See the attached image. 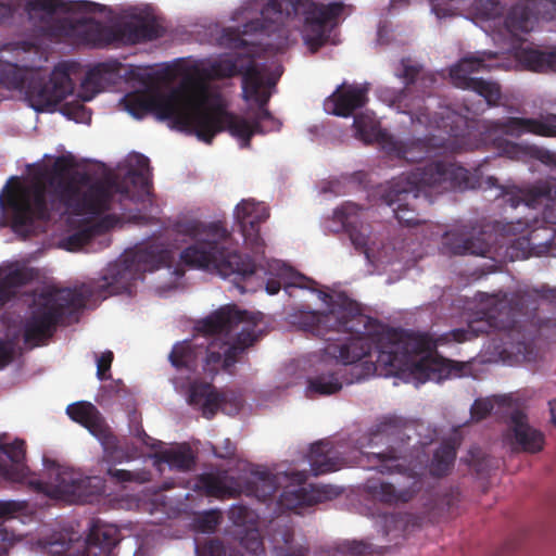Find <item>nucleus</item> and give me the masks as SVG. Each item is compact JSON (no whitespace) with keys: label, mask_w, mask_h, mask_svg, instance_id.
<instances>
[{"label":"nucleus","mask_w":556,"mask_h":556,"mask_svg":"<svg viewBox=\"0 0 556 556\" xmlns=\"http://www.w3.org/2000/svg\"><path fill=\"white\" fill-rule=\"evenodd\" d=\"M168 260V252L160 247L149 245L137 249L131 253H127L119 265H115L109 269V275L103 277V282L98 286V289L103 298L118 292L119 276L128 271H153L166 264Z\"/></svg>","instance_id":"17"},{"label":"nucleus","mask_w":556,"mask_h":556,"mask_svg":"<svg viewBox=\"0 0 556 556\" xmlns=\"http://www.w3.org/2000/svg\"><path fill=\"white\" fill-rule=\"evenodd\" d=\"M5 80L14 88L23 90L31 108L38 112L51 111L74 91L71 65L59 63L47 78L39 71H22L11 65L4 72Z\"/></svg>","instance_id":"12"},{"label":"nucleus","mask_w":556,"mask_h":556,"mask_svg":"<svg viewBox=\"0 0 556 556\" xmlns=\"http://www.w3.org/2000/svg\"><path fill=\"white\" fill-rule=\"evenodd\" d=\"M341 370H328L320 372L307 380V392L318 395H331L342 389L343 382L350 384L354 379H344Z\"/></svg>","instance_id":"39"},{"label":"nucleus","mask_w":556,"mask_h":556,"mask_svg":"<svg viewBox=\"0 0 556 556\" xmlns=\"http://www.w3.org/2000/svg\"><path fill=\"white\" fill-rule=\"evenodd\" d=\"M353 127L355 136L366 144L378 142L387 150V141L392 138L386 130H382L380 123L368 114H358L354 117Z\"/></svg>","instance_id":"35"},{"label":"nucleus","mask_w":556,"mask_h":556,"mask_svg":"<svg viewBox=\"0 0 556 556\" xmlns=\"http://www.w3.org/2000/svg\"><path fill=\"white\" fill-rule=\"evenodd\" d=\"M493 408L494 403L491 399H478L471 405V418L476 421L483 420L491 414Z\"/></svg>","instance_id":"53"},{"label":"nucleus","mask_w":556,"mask_h":556,"mask_svg":"<svg viewBox=\"0 0 556 556\" xmlns=\"http://www.w3.org/2000/svg\"><path fill=\"white\" fill-rule=\"evenodd\" d=\"M175 230L194 241L181 251L180 258L186 265L230 279L241 293L255 290L248 283L257 275V266L250 256L230 248V233L224 223L180 220Z\"/></svg>","instance_id":"5"},{"label":"nucleus","mask_w":556,"mask_h":556,"mask_svg":"<svg viewBox=\"0 0 556 556\" xmlns=\"http://www.w3.org/2000/svg\"><path fill=\"white\" fill-rule=\"evenodd\" d=\"M241 545L244 549L255 556L265 554V547L260 533L255 530L247 531L241 539Z\"/></svg>","instance_id":"52"},{"label":"nucleus","mask_w":556,"mask_h":556,"mask_svg":"<svg viewBox=\"0 0 556 556\" xmlns=\"http://www.w3.org/2000/svg\"><path fill=\"white\" fill-rule=\"evenodd\" d=\"M492 127L513 137H520L526 132L542 137H556V115L549 114L543 121L526 117H507L493 122Z\"/></svg>","instance_id":"23"},{"label":"nucleus","mask_w":556,"mask_h":556,"mask_svg":"<svg viewBox=\"0 0 556 556\" xmlns=\"http://www.w3.org/2000/svg\"><path fill=\"white\" fill-rule=\"evenodd\" d=\"M106 476L115 483H138L142 484L151 480V472L147 469L126 470L117 468H109Z\"/></svg>","instance_id":"45"},{"label":"nucleus","mask_w":556,"mask_h":556,"mask_svg":"<svg viewBox=\"0 0 556 556\" xmlns=\"http://www.w3.org/2000/svg\"><path fill=\"white\" fill-rule=\"evenodd\" d=\"M113 358L114 354L112 351H105L97 357V377L99 380L103 381L111 377L110 369Z\"/></svg>","instance_id":"54"},{"label":"nucleus","mask_w":556,"mask_h":556,"mask_svg":"<svg viewBox=\"0 0 556 556\" xmlns=\"http://www.w3.org/2000/svg\"><path fill=\"white\" fill-rule=\"evenodd\" d=\"M456 459V447L450 441H445L434 451L429 465L432 477L442 478L450 473Z\"/></svg>","instance_id":"41"},{"label":"nucleus","mask_w":556,"mask_h":556,"mask_svg":"<svg viewBox=\"0 0 556 556\" xmlns=\"http://www.w3.org/2000/svg\"><path fill=\"white\" fill-rule=\"evenodd\" d=\"M66 413L72 420L85 427L101 443L104 457L113 463H123L131 460L135 454H129L119 447L117 437L113 433L110 426L98 408L89 402H78L71 404ZM129 450V447H127Z\"/></svg>","instance_id":"15"},{"label":"nucleus","mask_w":556,"mask_h":556,"mask_svg":"<svg viewBox=\"0 0 556 556\" xmlns=\"http://www.w3.org/2000/svg\"><path fill=\"white\" fill-rule=\"evenodd\" d=\"M66 114L77 122H83L85 118L88 121L91 119L90 113L83 104H78L76 108H74V112H67Z\"/></svg>","instance_id":"62"},{"label":"nucleus","mask_w":556,"mask_h":556,"mask_svg":"<svg viewBox=\"0 0 556 556\" xmlns=\"http://www.w3.org/2000/svg\"><path fill=\"white\" fill-rule=\"evenodd\" d=\"M76 544L80 545L79 538H67L65 534H59L55 540L50 542L49 551L55 556H65L75 548Z\"/></svg>","instance_id":"51"},{"label":"nucleus","mask_w":556,"mask_h":556,"mask_svg":"<svg viewBox=\"0 0 556 556\" xmlns=\"http://www.w3.org/2000/svg\"><path fill=\"white\" fill-rule=\"evenodd\" d=\"M354 248L368 256V228L363 224L344 228Z\"/></svg>","instance_id":"48"},{"label":"nucleus","mask_w":556,"mask_h":556,"mask_svg":"<svg viewBox=\"0 0 556 556\" xmlns=\"http://www.w3.org/2000/svg\"><path fill=\"white\" fill-rule=\"evenodd\" d=\"M71 164L64 156L55 160L43 179L30 185H7L0 195V205L7 217L0 218V227L9 226L23 239L35 232L36 222H49L53 214L64 211L73 215L98 216L110 208L111 192L102 182L90 184L87 175H71Z\"/></svg>","instance_id":"2"},{"label":"nucleus","mask_w":556,"mask_h":556,"mask_svg":"<svg viewBox=\"0 0 556 556\" xmlns=\"http://www.w3.org/2000/svg\"><path fill=\"white\" fill-rule=\"evenodd\" d=\"M188 402L202 412L203 417L211 419L215 416L224 402L212 383L194 381L189 387Z\"/></svg>","instance_id":"31"},{"label":"nucleus","mask_w":556,"mask_h":556,"mask_svg":"<svg viewBox=\"0 0 556 556\" xmlns=\"http://www.w3.org/2000/svg\"><path fill=\"white\" fill-rule=\"evenodd\" d=\"M157 458L180 471L190 470L194 465V456L189 447L166 450L157 454Z\"/></svg>","instance_id":"44"},{"label":"nucleus","mask_w":556,"mask_h":556,"mask_svg":"<svg viewBox=\"0 0 556 556\" xmlns=\"http://www.w3.org/2000/svg\"><path fill=\"white\" fill-rule=\"evenodd\" d=\"M496 58L497 53L493 51H478L464 56L450 70L453 85L460 89L475 91L485 100L488 106L498 105L502 98L500 85L471 76L475 73L490 71L492 66L486 62Z\"/></svg>","instance_id":"14"},{"label":"nucleus","mask_w":556,"mask_h":556,"mask_svg":"<svg viewBox=\"0 0 556 556\" xmlns=\"http://www.w3.org/2000/svg\"><path fill=\"white\" fill-rule=\"evenodd\" d=\"M123 70V64L116 60L102 62L90 68L81 83L83 91L90 92L83 97L84 100L89 101L104 89L117 86L126 75L122 74Z\"/></svg>","instance_id":"25"},{"label":"nucleus","mask_w":556,"mask_h":556,"mask_svg":"<svg viewBox=\"0 0 556 556\" xmlns=\"http://www.w3.org/2000/svg\"><path fill=\"white\" fill-rule=\"evenodd\" d=\"M479 167L470 172L451 159H439L392 178L387 197L418 198L426 189L437 192L477 189L482 185Z\"/></svg>","instance_id":"9"},{"label":"nucleus","mask_w":556,"mask_h":556,"mask_svg":"<svg viewBox=\"0 0 556 556\" xmlns=\"http://www.w3.org/2000/svg\"><path fill=\"white\" fill-rule=\"evenodd\" d=\"M12 544V538H9L8 531L0 525V556L7 554Z\"/></svg>","instance_id":"63"},{"label":"nucleus","mask_w":556,"mask_h":556,"mask_svg":"<svg viewBox=\"0 0 556 556\" xmlns=\"http://www.w3.org/2000/svg\"><path fill=\"white\" fill-rule=\"evenodd\" d=\"M103 483L97 477L84 476L72 468L55 472L50 495L68 503H92L103 492Z\"/></svg>","instance_id":"18"},{"label":"nucleus","mask_w":556,"mask_h":556,"mask_svg":"<svg viewBox=\"0 0 556 556\" xmlns=\"http://www.w3.org/2000/svg\"><path fill=\"white\" fill-rule=\"evenodd\" d=\"M269 99L270 92L263 87H258L255 93L249 94V100L255 101L258 106L253 121L250 122L229 112L220 98L217 97L211 101L206 98L205 112L200 115L203 128L199 132V140L210 144L217 134L228 131L240 140L241 148L248 149L254 135L278 131L281 122L268 111Z\"/></svg>","instance_id":"7"},{"label":"nucleus","mask_w":556,"mask_h":556,"mask_svg":"<svg viewBox=\"0 0 556 556\" xmlns=\"http://www.w3.org/2000/svg\"><path fill=\"white\" fill-rule=\"evenodd\" d=\"M531 223H533V224L538 223L536 217H533L531 220L528 218L525 220L518 219L516 223V226L511 225L510 228H513L514 231H520V232H522L527 228H529V229L532 228V231L530 232V238H528V241H529L530 239H532L533 232L535 231V227H534V225H531Z\"/></svg>","instance_id":"61"},{"label":"nucleus","mask_w":556,"mask_h":556,"mask_svg":"<svg viewBox=\"0 0 556 556\" xmlns=\"http://www.w3.org/2000/svg\"><path fill=\"white\" fill-rule=\"evenodd\" d=\"M391 180L387 181L379 188V197L383 203L392 207L395 218L401 225L412 227L420 223L416 211L415 202L418 198L387 197Z\"/></svg>","instance_id":"32"},{"label":"nucleus","mask_w":556,"mask_h":556,"mask_svg":"<svg viewBox=\"0 0 556 556\" xmlns=\"http://www.w3.org/2000/svg\"><path fill=\"white\" fill-rule=\"evenodd\" d=\"M370 546L364 542H352L349 544V552L353 555H365L369 552Z\"/></svg>","instance_id":"64"},{"label":"nucleus","mask_w":556,"mask_h":556,"mask_svg":"<svg viewBox=\"0 0 556 556\" xmlns=\"http://www.w3.org/2000/svg\"><path fill=\"white\" fill-rule=\"evenodd\" d=\"M343 11L341 2L324 4L313 0H270L262 15L265 20L274 17L275 29L289 18L303 16V39L311 52L315 53L327 43Z\"/></svg>","instance_id":"10"},{"label":"nucleus","mask_w":556,"mask_h":556,"mask_svg":"<svg viewBox=\"0 0 556 556\" xmlns=\"http://www.w3.org/2000/svg\"><path fill=\"white\" fill-rule=\"evenodd\" d=\"M502 152L509 159H516L521 152V147L518 143L504 140L500 144Z\"/></svg>","instance_id":"59"},{"label":"nucleus","mask_w":556,"mask_h":556,"mask_svg":"<svg viewBox=\"0 0 556 556\" xmlns=\"http://www.w3.org/2000/svg\"><path fill=\"white\" fill-rule=\"evenodd\" d=\"M125 110L135 118L141 119L148 113L159 121H168L173 129L195 135L203 128L200 115L205 112L206 97L193 101L178 89L167 93L159 91H136L123 98Z\"/></svg>","instance_id":"8"},{"label":"nucleus","mask_w":556,"mask_h":556,"mask_svg":"<svg viewBox=\"0 0 556 556\" xmlns=\"http://www.w3.org/2000/svg\"><path fill=\"white\" fill-rule=\"evenodd\" d=\"M237 447L230 439H225L220 445L213 447L214 455L222 459H229L236 455Z\"/></svg>","instance_id":"55"},{"label":"nucleus","mask_w":556,"mask_h":556,"mask_svg":"<svg viewBox=\"0 0 556 556\" xmlns=\"http://www.w3.org/2000/svg\"><path fill=\"white\" fill-rule=\"evenodd\" d=\"M85 306V296L77 289L47 288L35 299L24 326V342L33 346L51 337L67 312Z\"/></svg>","instance_id":"13"},{"label":"nucleus","mask_w":556,"mask_h":556,"mask_svg":"<svg viewBox=\"0 0 556 556\" xmlns=\"http://www.w3.org/2000/svg\"><path fill=\"white\" fill-rule=\"evenodd\" d=\"M258 319L239 309L236 305H225L199 320L191 340L176 343L169 362L176 369L191 372L201 370L214 377L220 369L231 374L260 336L256 332Z\"/></svg>","instance_id":"3"},{"label":"nucleus","mask_w":556,"mask_h":556,"mask_svg":"<svg viewBox=\"0 0 556 556\" xmlns=\"http://www.w3.org/2000/svg\"><path fill=\"white\" fill-rule=\"evenodd\" d=\"M220 522V514L218 510H207L194 518V528L203 533H212L216 530Z\"/></svg>","instance_id":"49"},{"label":"nucleus","mask_w":556,"mask_h":556,"mask_svg":"<svg viewBox=\"0 0 556 556\" xmlns=\"http://www.w3.org/2000/svg\"><path fill=\"white\" fill-rule=\"evenodd\" d=\"M522 304L523 296L514 294L507 299L504 294L502 299L494 301L492 307L484 312L482 317L469 321L467 328L453 329L435 341L427 333L386 328L369 317V323L366 328H363L362 336L356 338L358 344L352 353L349 344L341 348L332 345L328 351L332 354L339 353L344 362L355 363L376 351L378 363L394 369L410 366L412 372L421 381L460 377L464 365L438 355L437 346L450 341L463 343L483 333L509 332L519 321Z\"/></svg>","instance_id":"1"},{"label":"nucleus","mask_w":556,"mask_h":556,"mask_svg":"<svg viewBox=\"0 0 556 556\" xmlns=\"http://www.w3.org/2000/svg\"><path fill=\"white\" fill-rule=\"evenodd\" d=\"M235 217L240 227L244 241L253 250L263 247V239L260 233V225L269 217V210L263 202L253 199L242 200L235 210Z\"/></svg>","instance_id":"21"},{"label":"nucleus","mask_w":556,"mask_h":556,"mask_svg":"<svg viewBox=\"0 0 556 556\" xmlns=\"http://www.w3.org/2000/svg\"><path fill=\"white\" fill-rule=\"evenodd\" d=\"M535 23V16H533L526 1L513 5L504 20L507 31L518 39L521 38V35L533 30Z\"/></svg>","instance_id":"34"},{"label":"nucleus","mask_w":556,"mask_h":556,"mask_svg":"<svg viewBox=\"0 0 556 556\" xmlns=\"http://www.w3.org/2000/svg\"><path fill=\"white\" fill-rule=\"evenodd\" d=\"M311 471L314 476L337 471L343 466V458L333 444L328 440H321L311 445L308 453Z\"/></svg>","instance_id":"30"},{"label":"nucleus","mask_w":556,"mask_h":556,"mask_svg":"<svg viewBox=\"0 0 556 556\" xmlns=\"http://www.w3.org/2000/svg\"><path fill=\"white\" fill-rule=\"evenodd\" d=\"M35 279L31 268L16 267L8 271L0 270V296L3 299V306L15 296V289L24 287Z\"/></svg>","instance_id":"37"},{"label":"nucleus","mask_w":556,"mask_h":556,"mask_svg":"<svg viewBox=\"0 0 556 556\" xmlns=\"http://www.w3.org/2000/svg\"><path fill=\"white\" fill-rule=\"evenodd\" d=\"M368 89L357 85L342 84L325 101V110L336 116L349 117L366 105Z\"/></svg>","instance_id":"24"},{"label":"nucleus","mask_w":556,"mask_h":556,"mask_svg":"<svg viewBox=\"0 0 556 556\" xmlns=\"http://www.w3.org/2000/svg\"><path fill=\"white\" fill-rule=\"evenodd\" d=\"M443 247L453 255L485 256L491 251V244L482 231L477 236L448 231L444 236Z\"/></svg>","instance_id":"29"},{"label":"nucleus","mask_w":556,"mask_h":556,"mask_svg":"<svg viewBox=\"0 0 556 556\" xmlns=\"http://www.w3.org/2000/svg\"><path fill=\"white\" fill-rule=\"evenodd\" d=\"M25 454L23 440L5 443L0 438V477L14 482L23 480L26 476Z\"/></svg>","instance_id":"26"},{"label":"nucleus","mask_w":556,"mask_h":556,"mask_svg":"<svg viewBox=\"0 0 556 556\" xmlns=\"http://www.w3.org/2000/svg\"><path fill=\"white\" fill-rule=\"evenodd\" d=\"M118 33L128 42L138 43L157 39L162 36V28L155 21L141 20L124 24Z\"/></svg>","instance_id":"38"},{"label":"nucleus","mask_w":556,"mask_h":556,"mask_svg":"<svg viewBox=\"0 0 556 556\" xmlns=\"http://www.w3.org/2000/svg\"><path fill=\"white\" fill-rule=\"evenodd\" d=\"M317 500L304 486L287 488L279 496V505L283 509L294 510L300 507L312 506Z\"/></svg>","instance_id":"42"},{"label":"nucleus","mask_w":556,"mask_h":556,"mask_svg":"<svg viewBox=\"0 0 556 556\" xmlns=\"http://www.w3.org/2000/svg\"><path fill=\"white\" fill-rule=\"evenodd\" d=\"M288 319L299 330L324 339L327 342L325 355L342 365H353L355 362H344L339 353L332 354L328 349L349 344L352 353L358 344L356 338L362 336L363 328L369 323V316L363 314L358 304L346 296H339L338 301L330 304L329 311L324 313L309 309L307 305L294 308Z\"/></svg>","instance_id":"6"},{"label":"nucleus","mask_w":556,"mask_h":556,"mask_svg":"<svg viewBox=\"0 0 556 556\" xmlns=\"http://www.w3.org/2000/svg\"><path fill=\"white\" fill-rule=\"evenodd\" d=\"M24 505L16 501H0V519L12 518L16 513H20Z\"/></svg>","instance_id":"56"},{"label":"nucleus","mask_w":556,"mask_h":556,"mask_svg":"<svg viewBox=\"0 0 556 556\" xmlns=\"http://www.w3.org/2000/svg\"><path fill=\"white\" fill-rule=\"evenodd\" d=\"M535 20H556V0H526Z\"/></svg>","instance_id":"47"},{"label":"nucleus","mask_w":556,"mask_h":556,"mask_svg":"<svg viewBox=\"0 0 556 556\" xmlns=\"http://www.w3.org/2000/svg\"><path fill=\"white\" fill-rule=\"evenodd\" d=\"M366 458L365 468L376 470L382 475L405 473L408 484L402 485L397 482L400 488L389 482H375L368 480L365 489L368 494L378 501L389 504L397 505L405 504L412 501L421 489V481L416 476L421 469V462L418 464L409 460L407 464L400 463L406 462L407 456L400 447L390 445L386 452H367L364 453Z\"/></svg>","instance_id":"11"},{"label":"nucleus","mask_w":556,"mask_h":556,"mask_svg":"<svg viewBox=\"0 0 556 556\" xmlns=\"http://www.w3.org/2000/svg\"><path fill=\"white\" fill-rule=\"evenodd\" d=\"M206 77L211 79L232 78L240 75L242 77V94L249 100L250 93H255L258 87H263V72L253 59L241 62V58L220 59L210 64L205 68Z\"/></svg>","instance_id":"19"},{"label":"nucleus","mask_w":556,"mask_h":556,"mask_svg":"<svg viewBox=\"0 0 556 556\" xmlns=\"http://www.w3.org/2000/svg\"><path fill=\"white\" fill-rule=\"evenodd\" d=\"M38 30L40 36L51 41L75 40L86 46L103 47L112 40L110 28L91 18L46 22Z\"/></svg>","instance_id":"16"},{"label":"nucleus","mask_w":556,"mask_h":556,"mask_svg":"<svg viewBox=\"0 0 556 556\" xmlns=\"http://www.w3.org/2000/svg\"><path fill=\"white\" fill-rule=\"evenodd\" d=\"M15 350L12 343L0 340V369L8 366L14 358Z\"/></svg>","instance_id":"57"},{"label":"nucleus","mask_w":556,"mask_h":556,"mask_svg":"<svg viewBox=\"0 0 556 556\" xmlns=\"http://www.w3.org/2000/svg\"><path fill=\"white\" fill-rule=\"evenodd\" d=\"M393 75L403 80L401 89L379 87L378 98L397 112L410 116L412 123L426 128L443 130L448 137L455 139L459 150H478L484 143L483 138H477L478 131L472 128V121L450 108H441L440 112L430 113L424 105L426 96L435 83L433 74H427L424 67L409 58H403L393 68Z\"/></svg>","instance_id":"4"},{"label":"nucleus","mask_w":556,"mask_h":556,"mask_svg":"<svg viewBox=\"0 0 556 556\" xmlns=\"http://www.w3.org/2000/svg\"><path fill=\"white\" fill-rule=\"evenodd\" d=\"M311 285H315V282L313 280L306 278L305 276L298 275V276L293 277L292 281H290L286 286V290H289L292 287L315 290L313 287H311Z\"/></svg>","instance_id":"60"},{"label":"nucleus","mask_w":556,"mask_h":556,"mask_svg":"<svg viewBox=\"0 0 556 556\" xmlns=\"http://www.w3.org/2000/svg\"><path fill=\"white\" fill-rule=\"evenodd\" d=\"M197 486L207 496L217 498H230L237 496L240 493L233 478L227 476H216L213 473L201 475L198 478Z\"/></svg>","instance_id":"33"},{"label":"nucleus","mask_w":556,"mask_h":556,"mask_svg":"<svg viewBox=\"0 0 556 556\" xmlns=\"http://www.w3.org/2000/svg\"><path fill=\"white\" fill-rule=\"evenodd\" d=\"M136 168H130L122 181L117 182L116 191L134 201L150 195L152 188V168L150 160L143 154L134 156Z\"/></svg>","instance_id":"22"},{"label":"nucleus","mask_w":556,"mask_h":556,"mask_svg":"<svg viewBox=\"0 0 556 556\" xmlns=\"http://www.w3.org/2000/svg\"><path fill=\"white\" fill-rule=\"evenodd\" d=\"M132 434L138 438L142 444L151 448H156L161 445V441L151 438L143 429L142 425L138 424L131 430Z\"/></svg>","instance_id":"58"},{"label":"nucleus","mask_w":556,"mask_h":556,"mask_svg":"<svg viewBox=\"0 0 556 556\" xmlns=\"http://www.w3.org/2000/svg\"><path fill=\"white\" fill-rule=\"evenodd\" d=\"M432 137L412 138L407 140H399L392 136L387 141L386 152L393 157L403 160L407 163H418L430 156L433 148Z\"/></svg>","instance_id":"28"},{"label":"nucleus","mask_w":556,"mask_h":556,"mask_svg":"<svg viewBox=\"0 0 556 556\" xmlns=\"http://www.w3.org/2000/svg\"><path fill=\"white\" fill-rule=\"evenodd\" d=\"M404 427V419L395 416L384 417L363 439L367 441L368 445L377 444L378 440L382 438H386L388 442H390L392 438H397L403 441L402 434Z\"/></svg>","instance_id":"40"},{"label":"nucleus","mask_w":556,"mask_h":556,"mask_svg":"<svg viewBox=\"0 0 556 556\" xmlns=\"http://www.w3.org/2000/svg\"><path fill=\"white\" fill-rule=\"evenodd\" d=\"M362 210L363 207L356 203L344 202L341 206L334 210L333 218L341 223L343 228L358 225L362 224L359 222V213Z\"/></svg>","instance_id":"46"},{"label":"nucleus","mask_w":556,"mask_h":556,"mask_svg":"<svg viewBox=\"0 0 556 556\" xmlns=\"http://www.w3.org/2000/svg\"><path fill=\"white\" fill-rule=\"evenodd\" d=\"M97 232L96 227H87L75 231L66 239V247L70 251H76L89 244Z\"/></svg>","instance_id":"50"},{"label":"nucleus","mask_w":556,"mask_h":556,"mask_svg":"<svg viewBox=\"0 0 556 556\" xmlns=\"http://www.w3.org/2000/svg\"><path fill=\"white\" fill-rule=\"evenodd\" d=\"M522 60L530 70L535 72L556 71V51L525 50Z\"/></svg>","instance_id":"43"},{"label":"nucleus","mask_w":556,"mask_h":556,"mask_svg":"<svg viewBox=\"0 0 556 556\" xmlns=\"http://www.w3.org/2000/svg\"><path fill=\"white\" fill-rule=\"evenodd\" d=\"M24 9L34 17L41 12L48 16H52L56 12H84V13H102L105 7L91 1H66V0H25Z\"/></svg>","instance_id":"27"},{"label":"nucleus","mask_w":556,"mask_h":556,"mask_svg":"<svg viewBox=\"0 0 556 556\" xmlns=\"http://www.w3.org/2000/svg\"><path fill=\"white\" fill-rule=\"evenodd\" d=\"M504 441L513 452L538 453L543 450L544 435L528 424L527 415L514 409L508 418Z\"/></svg>","instance_id":"20"},{"label":"nucleus","mask_w":556,"mask_h":556,"mask_svg":"<svg viewBox=\"0 0 556 556\" xmlns=\"http://www.w3.org/2000/svg\"><path fill=\"white\" fill-rule=\"evenodd\" d=\"M278 490L277 477L268 470H252L245 482L248 495L255 496L262 502L269 500Z\"/></svg>","instance_id":"36"}]
</instances>
